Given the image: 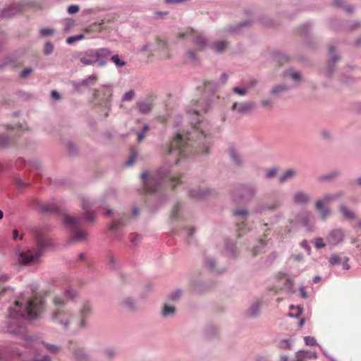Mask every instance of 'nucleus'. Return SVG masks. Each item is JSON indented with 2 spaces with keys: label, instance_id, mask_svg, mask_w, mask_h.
<instances>
[{
  "label": "nucleus",
  "instance_id": "33",
  "mask_svg": "<svg viewBox=\"0 0 361 361\" xmlns=\"http://www.w3.org/2000/svg\"><path fill=\"white\" fill-rule=\"evenodd\" d=\"M137 106L139 112L142 114H147L152 111V104L150 102H138Z\"/></svg>",
  "mask_w": 361,
  "mask_h": 361
},
{
  "label": "nucleus",
  "instance_id": "8",
  "mask_svg": "<svg viewBox=\"0 0 361 361\" xmlns=\"http://www.w3.org/2000/svg\"><path fill=\"white\" fill-rule=\"evenodd\" d=\"M112 94V85L109 84L103 85L99 89L94 91V99L96 104L109 110L111 105V97Z\"/></svg>",
  "mask_w": 361,
  "mask_h": 361
},
{
  "label": "nucleus",
  "instance_id": "17",
  "mask_svg": "<svg viewBox=\"0 0 361 361\" xmlns=\"http://www.w3.org/2000/svg\"><path fill=\"white\" fill-rule=\"evenodd\" d=\"M213 190L209 188H192L189 191V195L195 199L201 200L211 195Z\"/></svg>",
  "mask_w": 361,
  "mask_h": 361
},
{
  "label": "nucleus",
  "instance_id": "36",
  "mask_svg": "<svg viewBox=\"0 0 361 361\" xmlns=\"http://www.w3.org/2000/svg\"><path fill=\"white\" fill-rule=\"evenodd\" d=\"M16 62V58L14 55H7L0 61V69L7 65H13Z\"/></svg>",
  "mask_w": 361,
  "mask_h": 361
},
{
  "label": "nucleus",
  "instance_id": "38",
  "mask_svg": "<svg viewBox=\"0 0 361 361\" xmlns=\"http://www.w3.org/2000/svg\"><path fill=\"white\" fill-rule=\"evenodd\" d=\"M218 88V84L214 81H207L204 83V91L209 93H214Z\"/></svg>",
  "mask_w": 361,
  "mask_h": 361
},
{
  "label": "nucleus",
  "instance_id": "29",
  "mask_svg": "<svg viewBox=\"0 0 361 361\" xmlns=\"http://www.w3.org/2000/svg\"><path fill=\"white\" fill-rule=\"evenodd\" d=\"M296 175L297 171L295 169H288L280 176L279 181L280 183H284L288 180L293 178Z\"/></svg>",
  "mask_w": 361,
  "mask_h": 361
},
{
  "label": "nucleus",
  "instance_id": "12",
  "mask_svg": "<svg viewBox=\"0 0 361 361\" xmlns=\"http://www.w3.org/2000/svg\"><path fill=\"white\" fill-rule=\"evenodd\" d=\"M345 231L342 228H334L329 231L326 236V241L331 246L341 244L345 239Z\"/></svg>",
  "mask_w": 361,
  "mask_h": 361
},
{
  "label": "nucleus",
  "instance_id": "52",
  "mask_svg": "<svg viewBox=\"0 0 361 361\" xmlns=\"http://www.w3.org/2000/svg\"><path fill=\"white\" fill-rule=\"evenodd\" d=\"M233 92L238 95L243 97L247 94L248 91H247V88L245 87V86H244L243 87H239L236 86L233 88Z\"/></svg>",
  "mask_w": 361,
  "mask_h": 361
},
{
  "label": "nucleus",
  "instance_id": "57",
  "mask_svg": "<svg viewBox=\"0 0 361 361\" xmlns=\"http://www.w3.org/2000/svg\"><path fill=\"white\" fill-rule=\"evenodd\" d=\"M135 94L134 90H130L129 91H128L127 92H126L123 95L122 101L123 102H129V101L132 100L134 98Z\"/></svg>",
  "mask_w": 361,
  "mask_h": 361
},
{
  "label": "nucleus",
  "instance_id": "15",
  "mask_svg": "<svg viewBox=\"0 0 361 361\" xmlns=\"http://www.w3.org/2000/svg\"><path fill=\"white\" fill-rule=\"evenodd\" d=\"M328 54L330 59L328 63V68L325 71V75L327 77H331L334 71V64L340 59L341 57L336 54V47L334 46H330L329 47Z\"/></svg>",
  "mask_w": 361,
  "mask_h": 361
},
{
  "label": "nucleus",
  "instance_id": "41",
  "mask_svg": "<svg viewBox=\"0 0 361 361\" xmlns=\"http://www.w3.org/2000/svg\"><path fill=\"white\" fill-rule=\"evenodd\" d=\"M154 50V49L153 48L152 44L149 42H146L142 46L140 47L138 51L142 54H152Z\"/></svg>",
  "mask_w": 361,
  "mask_h": 361
},
{
  "label": "nucleus",
  "instance_id": "50",
  "mask_svg": "<svg viewBox=\"0 0 361 361\" xmlns=\"http://www.w3.org/2000/svg\"><path fill=\"white\" fill-rule=\"evenodd\" d=\"M288 89V87L285 85H279L274 87L271 90V94L274 95H277L280 92L286 91Z\"/></svg>",
  "mask_w": 361,
  "mask_h": 361
},
{
  "label": "nucleus",
  "instance_id": "16",
  "mask_svg": "<svg viewBox=\"0 0 361 361\" xmlns=\"http://www.w3.org/2000/svg\"><path fill=\"white\" fill-rule=\"evenodd\" d=\"M281 204L279 201L271 203L264 202L257 204L253 209L255 214H262L267 211H275L279 208Z\"/></svg>",
  "mask_w": 361,
  "mask_h": 361
},
{
  "label": "nucleus",
  "instance_id": "34",
  "mask_svg": "<svg viewBox=\"0 0 361 361\" xmlns=\"http://www.w3.org/2000/svg\"><path fill=\"white\" fill-rule=\"evenodd\" d=\"M82 209L85 213V219L87 221H92L93 222L95 219L94 213L91 211V207L89 205L88 203L83 202L82 204Z\"/></svg>",
  "mask_w": 361,
  "mask_h": 361
},
{
  "label": "nucleus",
  "instance_id": "5",
  "mask_svg": "<svg viewBox=\"0 0 361 361\" xmlns=\"http://www.w3.org/2000/svg\"><path fill=\"white\" fill-rule=\"evenodd\" d=\"M32 232L36 237L37 247L26 250H21L19 247L15 250L16 261L20 267L37 264L44 248L52 245L51 239L44 237L40 228H34Z\"/></svg>",
  "mask_w": 361,
  "mask_h": 361
},
{
  "label": "nucleus",
  "instance_id": "62",
  "mask_svg": "<svg viewBox=\"0 0 361 361\" xmlns=\"http://www.w3.org/2000/svg\"><path fill=\"white\" fill-rule=\"evenodd\" d=\"M53 50H54L53 44L50 42H47L44 45V54L49 55L53 52Z\"/></svg>",
  "mask_w": 361,
  "mask_h": 361
},
{
  "label": "nucleus",
  "instance_id": "54",
  "mask_svg": "<svg viewBox=\"0 0 361 361\" xmlns=\"http://www.w3.org/2000/svg\"><path fill=\"white\" fill-rule=\"evenodd\" d=\"M43 345L46 347V348L52 353H56L59 351L60 347L54 344H50L48 343L43 342Z\"/></svg>",
  "mask_w": 361,
  "mask_h": 361
},
{
  "label": "nucleus",
  "instance_id": "27",
  "mask_svg": "<svg viewBox=\"0 0 361 361\" xmlns=\"http://www.w3.org/2000/svg\"><path fill=\"white\" fill-rule=\"evenodd\" d=\"M39 209L44 213L56 214L59 212V207L54 202L39 204Z\"/></svg>",
  "mask_w": 361,
  "mask_h": 361
},
{
  "label": "nucleus",
  "instance_id": "1",
  "mask_svg": "<svg viewBox=\"0 0 361 361\" xmlns=\"http://www.w3.org/2000/svg\"><path fill=\"white\" fill-rule=\"evenodd\" d=\"M200 120L192 121L194 130L192 133H187L178 130L173 139L166 145L163 152L166 156L171 157L173 159V164H178L182 159L186 158L192 150L191 140L195 135V140L197 147L200 148V152L204 155L209 154V147L211 145V138L206 129L200 126Z\"/></svg>",
  "mask_w": 361,
  "mask_h": 361
},
{
  "label": "nucleus",
  "instance_id": "11",
  "mask_svg": "<svg viewBox=\"0 0 361 361\" xmlns=\"http://www.w3.org/2000/svg\"><path fill=\"white\" fill-rule=\"evenodd\" d=\"M248 214V210L247 209H235L232 211V215L236 218V226L240 232L238 235L239 237L243 233L249 231L245 223L247 219Z\"/></svg>",
  "mask_w": 361,
  "mask_h": 361
},
{
  "label": "nucleus",
  "instance_id": "40",
  "mask_svg": "<svg viewBox=\"0 0 361 361\" xmlns=\"http://www.w3.org/2000/svg\"><path fill=\"white\" fill-rule=\"evenodd\" d=\"M290 310L293 312L288 313V317L292 318L298 317L302 312V308L300 306H294L293 305H290Z\"/></svg>",
  "mask_w": 361,
  "mask_h": 361
},
{
  "label": "nucleus",
  "instance_id": "61",
  "mask_svg": "<svg viewBox=\"0 0 361 361\" xmlns=\"http://www.w3.org/2000/svg\"><path fill=\"white\" fill-rule=\"evenodd\" d=\"M83 37H84L83 35H78L69 37L66 39V43L68 44H71L76 41L82 39L83 38Z\"/></svg>",
  "mask_w": 361,
  "mask_h": 361
},
{
  "label": "nucleus",
  "instance_id": "24",
  "mask_svg": "<svg viewBox=\"0 0 361 361\" xmlns=\"http://www.w3.org/2000/svg\"><path fill=\"white\" fill-rule=\"evenodd\" d=\"M229 156L233 164L238 167H243L244 165V160L240 154L233 148H230Z\"/></svg>",
  "mask_w": 361,
  "mask_h": 361
},
{
  "label": "nucleus",
  "instance_id": "35",
  "mask_svg": "<svg viewBox=\"0 0 361 361\" xmlns=\"http://www.w3.org/2000/svg\"><path fill=\"white\" fill-rule=\"evenodd\" d=\"M225 250H226L227 255L229 257H235L236 256V252H235L236 246L231 240H227L226 241Z\"/></svg>",
  "mask_w": 361,
  "mask_h": 361
},
{
  "label": "nucleus",
  "instance_id": "2",
  "mask_svg": "<svg viewBox=\"0 0 361 361\" xmlns=\"http://www.w3.org/2000/svg\"><path fill=\"white\" fill-rule=\"evenodd\" d=\"M43 305L44 300L38 293H34L26 299L16 300L14 307L8 309V332L13 335H23L26 343L30 344L32 338L25 334L23 319H36L42 312Z\"/></svg>",
  "mask_w": 361,
  "mask_h": 361
},
{
  "label": "nucleus",
  "instance_id": "9",
  "mask_svg": "<svg viewBox=\"0 0 361 361\" xmlns=\"http://www.w3.org/2000/svg\"><path fill=\"white\" fill-rule=\"evenodd\" d=\"M335 200L331 192L324 194L321 197L317 199L314 203L315 209L319 213V217L322 220L325 221L331 215V210L328 205Z\"/></svg>",
  "mask_w": 361,
  "mask_h": 361
},
{
  "label": "nucleus",
  "instance_id": "26",
  "mask_svg": "<svg viewBox=\"0 0 361 361\" xmlns=\"http://www.w3.org/2000/svg\"><path fill=\"white\" fill-rule=\"evenodd\" d=\"M183 204L181 203H177L172 210L171 214V220L172 221L176 222L179 221L183 219Z\"/></svg>",
  "mask_w": 361,
  "mask_h": 361
},
{
  "label": "nucleus",
  "instance_id": "42",
  "mask_svg": "<svg viewBox=\"0 0 361 361\" xmlns=\"http://www.w3.org/2000/svg\"><path fill=\"white\" fill-rule=\"evenodd\" d=\"M339 175V172L337 171H331L329 173L322 175L319 177V180L320 181H328L331 180V179L337 177Z\"/></svg>",
  "mask_w": 361,
  "mask_h": 361
},
{
  "label": "nucleus",
  "instance_id": "47",
  "mask_svg": "<svg viewBox=\"0 0 361 361\" xmlns=\"http://www.w3.org/2000/svg\"><path fill=\"white\" fill-rule=\"evenodd\" d=\"M183 290L181 289H177L169 294V298L170 300L177 301L181 298Z\"/></svg>",
  "mask_w": 361,
  "mask_h": 361
},
{
  "label": "nucleus",
  "instance_id": "14",
  "mask_svg": "<svg viewBox=\"0 0 361 361\" xmlns=\"http://www.w3.org/2000/svg\"><path fill=\"white\" fill-rule=\"evenodd\" d=\"M21 2L13 3L1 11L0 16L3 18H10L20 13L23 8Z\"/></svg>",
  "mask_w": 361,
  "mask_h": 361
},
{
  "label": "nucleus",
  "instance_id": "51",
  "mask_svg": "<svg viewBox=\"0 0 361 361\" xmlns=\"http://www.w3.org/2000/svg\"><path fill=\"white\" fill-rule=\"evenodd\" d=\"M10 138L5 134H0V147H6L10 145Z\"/></svg>",
  "mask_w": 361,
  "mask_h": 361
},
{
  "label": "nucleus",
  "instance_id": "44",
  "mask_svg": "<svg viewBox=\"0 0 361 361\" xmlns=\"http://www.w3.org/2000/svg\"><path fill=\"white\" fill-rule=\"evenodd\" d=\"M111 61L117 67H123L126 65V62L121 59L118 54H114L111 57Z\"/></svg>",
  "mask_w": 361,
  "mask_h": 361
},
{
  "label": "nucleus",
  "instance_id": "4",
  "mask_svg": "<svg viewBox=\"0 0 361 361\" xmlns=\"http://www.w3.org/2000/svg\"><path fill=\"white\" fill-rule=\"evenodd\" d=\"M171 160L169 159L166 161L157 171L150 175L149 180H147L148 174L146 172L141 174V178L145 183L147 194L157 192L163 185L174 187L181 182L178 176L171 173Z\"/></svg>",
  "mask_w": 361,
  "mask_h": 361
},
{
  "label": "nucleus",
  "instance_id": "30",
  "mask_svg": "<svg viewBox=\"0 0 361 361\" xmlns=\"http://www.w3.org/2000/svg\"><path fill=\"white\" fill-rule=\"evenodd\" d=\"M74 358L78 361H86L88 358V355L86 350L82 348H77L73 351Z\"/></svg>",
  "mask_w": 361,
  "mask_h": 361
},
{
  "label": "nucleus",
  "instance_id": "19",
  "mask_svg": "<svg viewBox=\"0 0 361 361\" xmlns=\"http://www.w3.org/2000/svg\"><path fill=\"white\" fill-rule=\"evenodd\" d=\"M293 201L296 204L305 205L310 201V196L307 192L299 190L293 195Z\"/></svg>",
  "mask_w": 361,
  "mask_h": 361
},
{
  "label": "nucleus",
  "instance_id": "18",
  "mask_svg": "<svg viewBox=\"0 0 361 361\" xmlns=\"http://www.w3.org/2000/svg\"><path fill=\"white\" fill-rule=\"evenodd\" d=\"M255 106V103L250 101H247L240 104L237 102H235L231 106V110L236 111L238 113L243 114L254 109Z\"/></svg>",
  "mask_w": 361,
  "mask_h": 361
},
{
  "label": "nucleus",
  "instance_id": "59",
  "mask_svg": "<svg viewBox=\"0 0 361 361\" xmlns=\"http://www.w3.org/2000/svg\"><path fill=\"white\" fill-rule=\"evenodd\" d=\"M168 49V44L166 41L158 39L157 40V51H164Z\"/></svg>",
  "mask_w": 361,
  "mask_h": 361
},
{
  "label": "nucleus",
  "instance_id": "20",
  "mask_svg": "<svg viewBox=\"0 0 361 361\" xmlns=\"http://www.w3.org/2000/svg\"><path fill=\"white\" fill-rule=\"evenodd\" d=\"M126 216H123V217L114 220L110 224L109 229L114 233L116 238L118 239H121V235L117 232V230L122 226H124L127 224Z\"/></svg>",
  "mask_w": 361,
  "mask_h": 361
},
{
  "label": "nucleus",
  "instance_id": "45",
  "mask_svg": "<svg viewBox=\"0 0 361 361\" xmlns=\"http://www.w3.org/2000/svg\"><path fill=\"white\" fill-rule=\"evenodd\" d=\"M329 262L331 266H336L342 262V259L338 254H332L329 257Z\"/></svg>",
  "mask_w": 361,
  "mask_h": 361
},
{
  "label": "nucleus",
  "instance_id": "28",
  "mask_svg": "<svg viewBox=\"0 0 361 361\" xmlns=\"http://www.w3.org/2000/svg\"><path fill=\"white\" fill-rule=\"evenodd\" d=\"M216 261L212 257H208L204 261L205 267L211 271H216L217 273H222L224 271V269L216 268Z\"/></svg>",
  "mask_w": 361,
  "mask_h": 361
},
{
  "label": "nucleus",
  "instance_id": "48",
  "mask_svg": "<svg viewBox=\"0 0 361 361\" xmlns=\"http://www.w3.org/2000/svg\"><path fill=\"white\" fill-rule=\"evenodd\" d=\"M149 130V126L147 124H145L142 128L137 132V140L138 142H141L146 136L147 133Z\"/></svg>",
  "mask_w": 361,
  "mask_h": 361
},
{
  "label": "nucleus",
  "instance_id": "21",
  "mask_svg": "<svg viewBox=\"0 0 361 361\" xmlns=\"http://www.w3.org/2000/svg\"><path fill=\"white\" fill-rule=\"evenodd\" d=\"M228 43L226 39H219L211 43L209 47L216 54H221L228 47Z\"/></svg>",
  "mask_w": 361,
  "mask_h": 361
},
{
  "label": "nucleus",
  "instance_id": "49",
  "mask_svg": "<svg viewBox=\"0 0 361 361\" xmlns=\"http://www.w3.org/2000/svg\"><path fill=\"white\" fill-rule=\"evenodd\" d=\"M130 153H131L130 157L125 162V165L126 166H132L135 163V159H136L137 156V152L135 149H131Z\"/></svg>",
  "mask_w": 361,
  "mask_h": 361
},
{
  "label": "nucleus",
  "instance_id": "58",
  "mask_svg": "<svg viewBox=\"0 0 361 361\" xmlns=\"http://www.w3.org/2000/svg\"><path fill=\"white\" fill-rule=\"evenodd\" d=\"M331 195L333 196V198L335 201H338V200H341L345 195V192L343 190H339L334 192H331Z\"/></svg>",
  "mask_w": 361,
  "mask_h": 361
},
{
  "label": "nucleus",
  "instance_id": "25",
  "mask_svg": "<svg viewBox=\"0 0 361 361\" xmlns=\"http://www.w3.org/2000/svg\"><path fill=\"white\" fill-rule=\"evenodd\" d=\"M262 302L260 301L255 302L247 310V315L251 318H255L260 314Z\"/></svg>",
  "mask_w": 361,
  "mask_h": 361
},
{
  "label": "nucleus",
  "instance_id": "64",
  "mask_svg": "<svg viewBox=\"0 0 361 361\" xmlns=\"http://www.w3.org/2000/svg\"><path fill=\"white\" fill-rule=\"evenodd\" d=\"M142 236L140 235H133L130 237V243L133 246H136L138 245L139 242H140Z\"/></svg>",
  "mask_w": 361,
  "mask_h": 361
},
{
  "label": "nucleus",
  "instance_id": "22",
  "mask_svg": "<svg viewBox=\"0 0 361 361\" xmlns=\"http://www.w3.org/2000/svg\"><path fill=\"white\" fill-rule=\"evenodd\" d=\"M310 214L307 211H302L297 215V220L302 224V225L308 231H312V226L310 224Z\"/></svg>",
  "mask_w": 361,
  "mask_h": 361
},
{
  "label": "nucleus",
  "instance_id": "6",
  "mask_svg": "<svg viewBox=\"0 0 361 361\" xmlns=\"http://www.w3.org/2000/svg\"><path fill=\"white\" fill-rule=\"evenodd\" d=\"M82 219L80 216L65 215L63 218L64 225L71 230L69 243L85 240L88 238V233L81 229Z\"/></svg>",
  "mask_w": 361,
  "mask_h": 361
},
{
  "label": "nucleus",
  "instance_id": "63",
  "mask_svg": "<svg viewBox=\"0 0 361 361\" xmlns=\"http://www.w3.org/2000/svg\"><path fill=\"white\" fill-rule=\"evenodd\" d=\"M125 305L128 307V309L133 310L135 308V302L133 299L131 298H127L124 300Z\"/></svg>",
  "mask_w": 361,
  "mask_h": 361
},
{
  "label": "nucleus",
  "instance_id": "39",
  "mask_svg": "<svg viewBox=\"0 0 361 361\" xmlns=\"http://www.w3.org/2000/svg\"><path fill=\"white\" fill-rule=\"evenodd\" d=\"M112 54V51L108 48H99L97 49V56L98 58L107 59Z\"/></svg>",
  "mask_w": 361,
  "mask_h": 361
},
{
  "label": "nucleus",
  "instance_id": "10",
  "mask_svg": "<svg viewBox=\"0 0 361 361\" xmlns=\"http://www.w3.org/2000/svg\"><path fill=\"white\" fill-rule=\"evenodd\" d=\"M212 100L210 99H201L200 101L192 100L190 106L186 108L188 114L200 116L202 113H206L210 109Z\"/></svg>",
  "mask_w": 361,
  "mask_h": 361
},
{
  "label": "nucleus",
  "instance_id": "43",
  "mask_svg": "<svg viewBox=\"0 0 361 361\" xmlns=\"http://www.w3.org/2000/svg\"><path fill=\"white\" fill-rule=\"evenodd\" d=\"M286 75L289 76L293 81L300 82L302 80V76L298 71L289 70L286 73Z\"/></svg>",
  "mask_w": 361,
  "mask_h": 361
},
{
  "label": "nucleus",
  "instance_id": "37",
  "mask_svg": "<svg viewBox=\"0 0 361 361\" xmlns=\"http://www.w3.org/2000/svg\"><path fill=\"white\" fill-rule=\"evenodd\" d=\"M195 42L201 49H204L208 46L207 39L202 35L197 36Z\"/></svg>",
  "mask_w": 361,
  "mask_h": 361
},
{
  "label": "nucleus",
  "instance_id": "13",
  "mask_svg": "<svg viewBox=\"0 0 361 361\" xmlns=\"http://www.w3.org/2000/svg\"><path fill=\"white\" fill-rule=\"evenodd\" d=\"M92 312V306L89 302H85L82 304L81 308L79 311L80 314V322L77 325V327L75 330V333L77 334L81 330H83L86 328V318Z\"/></svg>",
  "mask_w": 361,
  "mask_h": 361
},
{
  "label": "nucleus",
  "instance_id": "60",
  "mask_svg": "<svg viewBox=\"0 0 361 361\" xmlns=\"http://www.w3.org/2000/svg\"><path fill=\"white\" fill-rule=\"evenodd\" d=\"M80 61L82 64L85 66L94 64V59H90V57H87L85 55L84 56L80 57Z\"/></svg>",
  "mask_w": 361,
  "mask_h": 361
},
{
  "label": "nucleus",
  "instance_id": "7",
  "mask_svg": "<svg viewBox=\"0 0 361 361\" xmlns=\"http://www.w3.org/2000/svg\"><path fill=\"white\" fill-rule=\"evenodd\" d=\"M258 188L252 183L238 185L233 192L232 196L236 202H247L251 201L257 195Z\"/></svg>",
  "mask_w": 361,
  "mask_h": 361
},
{
  "label": "nucleus",
  "instance_id": "55",
  "mask_svg": "<svg viewBox=\"0 0 361 361\" xmlns=\"http://www.w3.org/2000/svg\"><path fill=\"white\" fill-rule=\"evenodd\" d=\"M249 24V22L245 20L243 23L238 24L236 26H231L228 29V32L231 33L236 32L241 27L245 26Z\"/></svg>",
  "mask_w": 361,
  "mask_h": 361
},
{
  "label": "nucleus",
  "instance_id": "3",
  "mask_svg": "<svg viewBox=\"0 0 361 361\" xmlns=\"http://www.w3.org/2000/svg\"><path fill=\"white\" fill-rule=\"evenodd\" d=\"M78 295L77 290L68 287L62 293L54 294L52 296L51 302L56 309L50 314L51 322L61 326L65 330L69 328L73 314L70 311L61 308L68 302L73 301Z\"/></svg>",
  "mask_w": 361,
  "mask_h": 361
},
{
  "label": "nucleus",
  "instance_id": "56",
  "mask_svg": "<svg viewBox=\"0 0 361 361\" xmlns=\"http://www.w3.org/2000/svg\"><path fill=\"white\" fill-rule=\"evenodd\" d=\"M305 343L307 345L314 346L317 345L318 343L314 337L307 336L304 337Z\"/></svg>",
  "mask_w": 361,
  "mask_h": 361
},
{
  "label": "nucleus",
  "instance_id": "46",
  "mask_svg": "<svg viewBox=\"0 0 361 361\" xmlns=\"http://www.w3.org/2000/svg\"><path fill=\"white\" fill-rule=\"evenodd\" d=\"M175 314V308L172 306H169L167 304L164 305L162 310V314L164 317L173 316Z\"/></svg>",
  "mask_w": 361,
  "mask_h": 361
},
{
  "label": "nucleus",
  "instance_id": "23",
  "mask_svg": "<svg viewBox=\"0 0 361 361\" xmlns=\"http://www.w3.org/2000/svg\"><path fill=\"white\" fill-rule=\"evenodd\" d=\"M97 80V77L96 75H92L89 76L88 78H85L80 81L73 82V87H74L75 90H76L77 91H79L80 89V87H82V86L87 87L91 85H93L95 83Z\"/></svg>",
  "mask_w": 361,
  "mask_h": 361
},
{
  "label": "nucleus",
  "instance_id": "31",
  "mask_svg": "<svg viewBox=\"0 0 361 361\" xmlns=\"http://www.w3.org/2000/svg\"><path fill=\"white\" fill-rule=\"evenodd\" d=\"M106 262H107L108 267L110 269L116 270V271H119L120 270L121 265L117 262L116 257L113 255H111V254H108L107 255V256H106Z\"/></svg>",
  "mask_w": 361,
  "mask_h": 361
},
{
  "label": "nucleus",
  "instance_id": "53",
  "mask_svg": "<svg viewBox=\"0 0 361 361\" xmlns=\"http://www.w3.org/2000/svg\"><path fill=\"white\" fill-rule=\"evenodd\" d=\"M277 172H278V169L275 167L269 169L266 171V173L264 174V177L267 179H271L276 176V175L277 174Z\"/></svg>",
  "mask_w": 361,
  "mask_h": 361
},
{
  "label": "nucleus",
  "instance_id": "32",
  "mask_svg": "<svg viewBox=\"0 0 361 361\" xmlns=\"http://www.w3.org/2000/svg\"><path fill=\"white\" fill-rule=\"evenodd\" d=\"M339 210L343 216L348 219H354L356 216L355 213L345 204L340 205Z\"/></svg>",
  "mask_w": 361,
  "mask_h": 361
}]
</instances>
